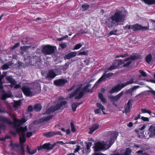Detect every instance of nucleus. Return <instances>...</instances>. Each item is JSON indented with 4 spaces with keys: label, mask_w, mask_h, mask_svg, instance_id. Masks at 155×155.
I'll return each mask as SVG.
<instances>
[{
    "label": "nucleus",
    "mask_w": 155,
    "mask_h": 155,
    "mask_svg": "<svg viewBox=\"0 0 155 155\" xmlns=\"http://www.w3.org/2000/svg\"><path fill=\"white\" fill-rule=\"evenodd\" d=\"M126 11L124 8L117 9L115 12L114 15L107 19L105 24L108 27H112L114 25L117 26L123 22L125 18Z\"/></svg>",
    "instance_id": "f257e3e1"
},
{
    "label": "nucleus",
    "mask_w": 155,
    "mask_h": 155,
    "mask_svg": "<svg viewBox=\"0 0 155 155\" xmlns=\"http://www.w3.org/2000/svg\"><path fill=\"white\" fill-rule=\"evenodd\" d=\"M13 126L16 129L17 132L19 134L20 142V143H24L26 140L25 132L27 130L26 126L22 127L21 125L24 123L27 120L24 118H22L21 120L17 119L15 117L14 118Z\"/></svg>",
    "instance_id": "f03ea898"
},
{
    "label": "nucleus",
    "mask_w": 155,
    "mask_h": 155,
    "mask_svg": "<svg viewBox=\"0 0 155 155\" xmlns=\"http://www.w3.org/2000/svg\"><path fill=\"white\" fill-rule=\"evenodd\" d=\"M66 99L60 97L56 100L55 104L56 106L51 107L49 108L45 112V116L41 119V122L46 121L51 118L53 115L51 113L57 110L61 107H64L66 103Z\"/></svg>",
    "instance_id": "7ed1b4c3"
},
{
    "label": "nucleus",
    "mask_w": 155,
    "mask_h": 155,
    "mask_svg": "<svg viewBox=\"0 0 155 155\" xmlns=\"http://www.w3.org/2000/svg\"><path fill=\"white\" fill-rule=\"evenodd\" d=\"M22 90L26 96L31 97L40 92L41 87L38 81L31 84L26 83L25 86L22 87Z\"/></svg>",
    "instance_id": "20e7f679"
},
{
    "label": "nucleus",
    "mask_w": 155,
    "mask_h": 155,
    "mask_svg": "<svg viewBox=\"0 0 155 155\" xmlns=\"http://www.w3.org/2000/svg\"><path fill=\"white\" fill-rule=\"evenodd\" d=\"M118 135V132H113L111 135L109 136V138H110L109 140L107 141L106 140L104 141L97 143L94 147V150L96 151L107 150L113 143Z\"/></svg>",
    "instance_id": "39448f33"
},
{
    "label": "nucleus",
    "mask_w": 155,
    "mask_h": 155,
    "mask_svg": "<svg viewBox=\"0 0 155 155\" xmlns=\"http://www.w3.org/2000/svg\"><path fill=\"white\" fill-rule=\"evenodd\" d=\"M91 86L90 84H87L82 89H81V86L78 85L76 86L73 85L70 89L68 90L69 91H70L73 89L75 91L72 94H70L67 98H71L74 96L75 95L76 97L75 99H79L81 98L83 95V93L85 92L89 91L88 88Z\"/></svg>",
    "instance_id": "423d86ee"
},
{
    "label": "nucleus",
    "mask_w": 155,
    "mask_h": 155,
    "mask_svg": "<svg viewBox=\"0 0 155 155\" xmlns=\"http://www.w3.org/2000/svg\"><path fill=\"white\" fill-rule=\"evenodd\" d=\"M140 56L138 54H135L131 55L129 58H127L125 59L124 61L121 60H118L116 61V63L117 64V65H113L108 68V70H111L117 68V67H119L120 65L124 64L123 66L124 67H127L131 62L132 60H134L136 59L140 58Z\"/></svg>",
    "instance_id": "0eeeda50"
},
{
    "label": "nucleus",
    "mask_w": 155,
    "mask_h": 155,
    "mask_svg": "<svg viewBox=\"0 0 155 155\" xmlns=\"http://www.w3.org/2000/svg\"><path fill=\"white\" fill-rule=\"evenodd\" d=\"M133 83L141 85L143 84V82H139L137 81H134V78H131L129 81H127L126 82L118 84L115 86L112 89L109 91L110 94H113L115 92H117L120 91L122 88L125 87L128 85L131 84Z\"/></svg>",
    "instance_id": "6e6552de"
},
{
    "label": "nucleus",
    "mask_w": 155,
    "mask_h": 155,
    "mask_svg": "<svg viewBox=\"0 0 155 155\" xmlns=\"http://www.w3.org/2000/svg\"><path fill=\"white\" fill-rule=\"evenodd\" d=\"M143 137L146 139L154 137H155V126L150 125L148 130L146 132L145 134L143 135Z\"/></svg>",
    "instance_id": "1a4fd4ad"
},
{
    "label": "nucleus",
    "mask_w": 155,
    "mask_h": 155,
    "mask_svg": "<svg viewBox=\"0 0 155 155\" xmlns=\"http://www.w3.org/2000/svg\"><path fill=\"white\" fill-rule=\"evenodd\" d=\"M4 76L1 75L0 77V82L1 86H0V94L2 96V99L5 100L7 97H9L12 96V94L10 92L6 93L3 89L2 84L3 83L2 81V79Z\"/></svg>",
    "instance_id": "9d476101"
},
{
    "label": "nucleus",
    "mask_w": 155,
    "mask_h": 155,
    "mask_svg": "<svg viewBox=\"0 0 155 155\" xmlns=\"http://www.w3.org/2000/svg\"><path fill=\"white\" fill-rule=\"evenodd\" d=\"M134 148H136L138 150L136 153L139 155H148V154L145 152L146 148L141 144H135L133 146Z\"/></svg>",
    "instance_id": "9b49d317"
},
{
    "label": "nucleus",
    "mask_w": 155,
    "mask_h": 155,
    "mask_svg": "<svg viewBox=\"0 0 155 155\" xmlns=\"http://www.w3.org/2000/svg\"><path fill=\"white\" fill-rule=\"evenodd\" d=\"M56 48L55 47L47 45L43 47L42 52L45 55H50L54 52Z\"/></svg>",
    "instance_id": "f8f14e48"
},
{
    "label": "nucleus",
    "mask_w": 155,
    "mask_h": 155,
    "mask_svg": "<svg viewBox=\"0 0 155 155\" xmlns=\"http://www.w3.org/2000/svg\"><path fill=\"white\" fill-rule=\"evenodd\" d=\"M6 80L11 84L9 85L11 87H14L15 88H18L21 87V82L16 84V81L13 79L11 76H8L6 78Z\"/></svg>",
    "instance_id": "ddd939ff"
},
{
    "label": "nucleus",
    "mask_w": 155,
    "mask_h": 155,
    "mask_svg": "<svg viewBox=\"0 0 155 155\" xmlns=\"http://www.w3.org/2000/svg\"><path fill=\"white\" fill-rule=\"evenodd\" d=\"M60 74V72L58 69H51L48 71L46 78L52 79L54 78L57 75L59 74Z\"/></svg>",
    "instance_id": "4468645a"
},
{
    "label": "nucleus",
    "mask_w": 155,
    "mask_h": 155,
    "mask_svg": "<svg viewBox=\"0 0 155 155\" xmlns=\"http://www.w3.org/2000/svg\"><path fill=\"white\" fill-rule=\"evenodd\" d=\"M106 73L107 71H105V72L103 74L102 76L98 79L97 82L95 84L94 86H97L98 85V83L104 81L107 78H110L113 75V74L112 73H108L107 74H106Z\"/></svg>",
    "instance_id": "2eb2a0df"
},
{
    "label": "nucleus",
    "mask_w": 155,
    "mask_h": 155,
    "mask_svg": "<svg viewBox=\"0 0 155 155\" xmlns=\"http://www.w3.org/2000/svg\"><path fill=\"white\" fill-rule=\"evenodd\" d=\"M133 31H136L139 30H147L149 28V25L147 27L143 26L141 25L136 24L133 25Z\"/></svg>",
    "instance_id": "dca6fc26"
},
{
    "label": "nucleus",
    "mask_w": 155,
    "mask_h": 155,
    "mask_svg": "<svg viewBox=\"0 0 155 155\" xmlns=\"http://www.w3.org/2000/svg\"><path fill=\"white\" fill-rule=\"evenodd\" d=\"M66 79H59L55 80L54 81V84L57 86H61L67 82Z\"/></svg>",
    "instance_id": "f3484780"
},
{
    "label": "nucleus",
    "mask_w": 155,
    "mask_h": 155,
    "mask_svg": "<svg viewBox=\"0 0 155 155\" xmlns=\"http://www.w3.org/2000/svg\"><path fill=\"white\" fill-rule=\"evenodd\" d=\"M133 101L132 100H129L127 104V106L125 108L124 113L126 114L129 113L130 111V109L132 105Z\"/></svg>",
    "instance_id": "a211bd4d"
},
{
    "label": "nucleus",
    "mask_w": 155,
    "mask_h": 155,
    "mask_svg": "<svg viewBox=\"0 0 155 155\" xmlns=\"http://www.w3.org/2000/svg\"><path fill=\"white\" fill-rule=\"evenodd\" d=\"M99 126V125L98 124H93L91 127L89 128V134H92L95 130L97 129Z\"/></svg>",
    "instance_id": "6ab92c4d"
},
{
    "label": "nucleus",
    "mask_w": 155,
    "mask_h": 155,
    "mask_svg": "<svg viewBox=\"0 0 155 155\" xmlns=\"http://www.w3.org/2000/svg\"><path fill=\"white\" fill-rule=\"evenodd\" d=\"M0 121L5 123L7 124H12L10 119L3 116H0Z\"/></svg>",
    "instance_id": "aec40b11"
},
{
    "label": "nucleus",
    "mask_w": 155,
    "mask_h": 155,
    "mask_svg": "<svg viewBox=\"0 0 155 155\" xmlns=\"http://www.w3.org/2000/svg\"><path fill=\"white\" fill-rule=\"evenodd\" d=\"M55 144L51 145L50 143H45L43 145V149H47L48 150H51L54 147Z\"/></svg>",
    "instance_id": "412c9836"
},
{
    "label": "nucleus",
    "mask_w": 155,
    "mask_h": 155,
    "mask_svg": "<svg viewBox=\"0 0 155 155\" xmlns=\"http://www.w3.org/2000/svg\"><path fill=\"white\" fill-rule=\"evenodd\" d=\"M132 152L130 148H127L125 150L121 152L120 155H131Z\"/></svg>",
    "instance_id": "4be33fe9"
},
{
    "label": "nucleus",
    "mask_w": 155,
    "mask_h": 155,
    "mask_svg": "<svg viewBox=\"0 0 155 155\" xmlns=\"http://www.w3.org/2000/svg\"><path fill=\"white\" fill-rule=\"evenodd\" d=\"M146 127V125L145 124H144L140 128H139L138 129V130H135V131L137 132V133H138V134H139V133L140 132V133L141 134V135H139V137H141V136H143V135H144V134H143V132H143V133H141V131H142L143 130H144Z\"/></svg>",
    "instance_id": "5701e85b"
},
{
    "label": "nucleus",
    "mask_w": 155,
    "mask_h": 155,
    "mask_svg": "<svg viewBox=\"0 0 155 155\" xmlns=\"http://www.w3.org/2000/svg\"><path fill=\"white\" fill-rule=\"evenodd\" d=\"M140 87V86L139 85L135 86H134L133 87L126 91L125 92V93L127 94L131 93L134 90H135L136 89H138Z\"/></svg>",
    "instance_id": "b1692460"
},
{
    "label": "nucleus",
    "mask_w": 155,
    "mask_h": 155,
    "mask_svg": "<svg viewBox=\"0 0 155 155\" xmlns=\"http://www.w3.org/2000/svg\"><path fill=\"white\" fill-rule=\"evenodd\" d=\"M56 135V132L51 131L44 133L43 135L47 137H50Z\"/></svg>",
    "instance_id": "393cba45"
},
{
    "label": "nucleus",
    "mask_w": 155,
    "mask_h": 155,
    "mask_svg": "<svg viewBox=\"0 0 155 155\" xmlns=\"http://www.w3.org/2000/svg\"><path fill=\"white\" fill-rule=\"evenodd\" d=\"M147 62L148 64L151 63L152 61V57L151 54H148L146 57V59Z\"/></svg>",
    "instance_id": "a878e982"
},
{
    "label": "nucleus",
    "mask_w": 155,
    "mask_h": 155,
    "mask_svg": "<svg viewBox=\"0 0 155 155\" xmlns=\"http://www.w3.org/2000/svg\"><path fill=\"white\" fill-rule=\"evenodd\" d=\"M124 93V92H123L122 91L119 94H118L117 95L114 96L113 100H112V101H115L118 100L123 95Z\"/></svg>",
    "instance_id": "bb28decb"
},
{
    "label": "nucleus",
    "mask_w": 155,
    "mask_h": 155,
    "mask_svg": "<svg viewBox=\"0 0 155 155\" xmlns=\"http://www.w3.org/2000/svg\"><path fill=\"white\" fill-rule=\"evenodd\" d=\"M141 1L148 5L155 4V0H142Z\"/></svg>",
    "instance_id": "cd10ccee"
},
{
    "label": "nucleus",
    "mask_w": 155,
    "mask_h": 155,
    "mask_svg": "<svg viewBox=\"0 0 155 155\" xmlns=\"http://www.w3.org/2000/svg\"><path fill=\"white\" fill-rule=\"evenodd\" d=\"M26 150L27 152L29 153L30 154H34L37 151V150L36 149H35L33 150H31L29 148L28 145H27L26 146Z\"/></svg>",
    "instance_id": "c85d7f7f"
},
{
    "label": "nucleus",
    "mask_w": 155,
    "mask_h": 155,
    "mask_svg": "<svg viewBox=\"0 0 155 155\" xmlns=\"http://www.w3.org/2000/svg\"><path fill=\"white\" fill-rule=\"evenodd\" d=\"M86 148L87 151H86L87 153H88L91 152L90 147L92 146V143L91 142H88L86 143Z\"/></svg>",
    "instance_id": "c756f323"
},
{
    "label": "nucleus",
    "mask_w": 155,
    "mask_h": 155,
    "mask_svg": "<svg viewBox=\"0 0 155 155\" xmlns=\"http://www.w3.org/2000/svg\"><path fill=\"white\" fill-rule=\"evenodd\" d=\"M98 97L100 99L101 101L104 103H105L106 102V101L105 98L103 97V94L101 93H99L98 94Z\"/></svg>",
    "instance_id": "7c9ffc66"
},
{
    "label": "nucleus",
    "mask_w": 155,
    "mask_h": 155,
    "mask_svg": "<svg viewBox=\"0 0 155 155\" xmlns=\"http://www.w3.org/2000/svg\"><path fill=\"white\" fill-rule=\"evenodd\" d=\"M41 106L40 104H36L34 107V110L36 111H39L41 109Z\"/></svg>",
    "instance_id": "2f4dec72"
},
{
    "label": "nucleus",
    "mask_w": 155,
    "mask_h": 155,
    "mask_svg": "<svg viewBox=\"0 0 155 155\" xmlns=\"http://www.w3.org/2000/svg\"><path fill=\"white\" fill-rule=\"evenodd\" d=\"M97 105L100 109H101L104 114H106L104 111L105 110V108L101 103H97Z\"/></svg>",
    "instance_id": "473e14b6"
},
{
    "label": "nucleus",
    "mask_w": 155,
    "mask_h": 155,
    "mask_svg": "<svg viewBox=\"0 0 155 155\" xmlns=\"http://www.w3.org/2000/svg\"><path fill=\"white\" fill-rule=\"evenodd\" d=\"M21 102L20 100L15 101L14 102L13 106L15 107H17L20 106L21 104Z\"/></svg>",
    "instance_id": "72a5a7b5"
},
{
    "label": "nucleus",
    "mask_w": 155,
    "mask_h": 155,
    "mask_svg": "<svg viewBox=\"0 0 155 155\" xmlns=\"http://www.w3.org/2000/svg\"><path fill=\"white\" fill-rule=\"evenodd\" d=\"M118 31V30L117 29H116L112 31H111L109 33L108 36H110L112 35H119V34H117V32Z\"/></svg>",
    "instance_id": "f704fd0d"
},
{
    "label": "nucleus",
    "mask_w": 155,
    "mask_h": 155,
    "mask_svg": "<svg viewBox=\"0 0 155 155\" xmlns=\"http://www.w3.org/2000/svg\"><path fill=\"white\" fill-rule=\"evenodd\" d=\"M141 113H147L148 114H149L150 115H151V111L149 110H147L145 109H142L141 110ZM140 114H141L140 113Z\"/></svg>",
    "instance_id": "c9c22d12"
},
{
    "label": "nucleus",
    "mask_w": 155,
    "mask_h": 155,
    "mask_svg": "<svg viewBox=\"0 0 155 155\" xmlns=\"http://www.w3.org/2000/svg\"><path fill=\"white\" fill-rule=\"evenodd\" d=\"M124 28L125 30L132 29L133 31V25H127L124 27Z\"/></svg>",
    "instance_id": "e433bc0d"
},
{
    "label": "nucleus",
    "mask_w": 155,
    "mask_h": 155,
    "mask_svg": "<svg viewBox=\"0 0 155 155\" xmlns=\"http://www.w3.org/2000/svg\"><path fill=\"white\" fill-rule=\"evenodd\" d=\"M35 48L34 47H31V46H25L21 47V49L23 51H26L27 49L29 48Z\"/></svg>",
    "instance_id": "4c0bfd02"
},
{
    "label": "nucleus",
    "mask_w": 155,
    "mask_h": 155,
    "mask_svg": "<svg viewBox=\"0 0 155 155\" xmlns=\"http://www.w3.org/2000/svg\"><path fill=\"white\" fill-rule=\"evenodd\" d=\"M71 131L73 132H75L76 131L75 126L72 122H71Z\"/></svg>",
    "instance_id": "58836bf2"
},
{
    "label": "nucleus",
    "mask_w": 155,
    "mask_h": 155,
    "mask_svg": "<svg viewBox=\"0 0 155 155\" xmlns=\"http://www.w3.org/2000/svg\"><path fill=\"white\" fill-rule=\"evenodd\" d=\"M82 46L81 44L80 43L78 44L75 46L73 49L74 50L78 49L81 47Z\"/></svg>",
    "instance_id": "ea45409f"
},
{
    "label": "nucleus",
    "mask_w": 155,
    "mask_h": 155,
    "mask_svg": "<svg viewBox=\"0 0 155 155\" xmlns=\"http://www.w3.org/2000/svg\"><path fill=\"white\" fill-rule=\"evenodd\" d=\"M88 53V51H83V52H80L78 53V55L79 56L80 55H87Z\"/></svg>",
    "instance_id": "a19ab883"
},
{
    "label": "nucleus",
    "mask_w": 155,
    "mask_h": 155,
    "mask_svg": "<svg viewBox=\"0 0 155 155\" xmlns=\"http://www.w3.org/2000/svg\"><path fill=\"white\" fill-rule=\"evenodd\" d=\"M9 67V65L7 64H5L2 66L1 68L3 70L7 69Z\"/></svg>",
    "instance_id": "79ce46f5"
},
{
    "label": "nucleus",
    "mask_w": 155,
    "mask_h": 155,
    "mask_svg": "<svg viewBox=\"0 0 155 155\" xmlns=\"http://www.w3.org/2000/svg\"><path fill=\"white\" fill-rule=\"evenodd\" d=\"M19 146V145L18 144H13L12 142L10 144V146L12 147V149H14L15 147H18Z\"/></svg>",
    "instance_id": "37998d69"
},
{
    "label": "nucleus",
    "mask_w": 155,
    "mask_h": 155,
    "mask_svg": "<svg viewBox=\"0 0 155 155\" xmlns=\"http://www.w3.org/2000/svg\"><path fill=\"white\" fill-rule=\"evenodd\" d=\"M87 33V31H85L83 29H81L79 32L77 33L75 35H79L80 34H86Z\"/></svg>",
    "instance_id": "c03bdc74"
},
{
    "label": "nucleus",
    "mask_w": 155,
    "mask_h": 155,
    "mask_svg": "<svg viewBox=\"0 0 155 155\" xmlns=\"http://www.w3.org/2000/svg\"><path fill=\"white\" fill-rule=\"evenodd\" d=\"M89 7V6L88 5H82V8L84 11L87 9Z\"/></svg>",
    "instance_id": "a18cd8bd"
},
{
    "label": "nucleus",
    "mask_w": 155,
    "mask_h": 155,
    "mask_svg": "<svg viewBox=\"0 0 155 155\" xmlns=\"http://www.w3.org/2000/svg\"><path fill=\"white\" fill-rule=\"evenodd\" d=\"M77 106H78L76 103H74L72 104V109L74 111H75L76 110Z\"/></svg>",
    "instance_id": "49530a36"
},
{
    "label": "nucleus",
    "mask_w": 155,
    "mask_h": 155,
    "mask_svg": "<svg viewBox=\"0 0 155 155\" xmlns=\"http://www.w3.org/2000/svg\"><path fill=\"white\" fill-rule=\"evenodd\" d=\"M60 46L62 48H64L66 47L67 46L66 43H61L60 44Z\"/></svg>",
    "instance_id": "de8ad7c7"
},
{
    "label": "nucleus",
    "mask_w": 155,
    "mask_h": 155,
    "mask_svg": "<svg viewBox=\"0 0 155 155\" xmlns=\"http://www.w3.org/2000/svg\"><path fill=\"white\" fill-rule=\"evenodd\" d=\"M141 119L143 120L144 121H149V119L147 117H141Z\"/></svg>",
    "instance_id": "09e8293b"
},
{
    "label": "nucleus",
    "mask_w": 155,
    "mask_h": 155,
    "mask_svg": "<svg viewBox=\"0 0 155 155\" xmlns=\"http://www.w3.org/2000/svg\"><path fill=\"white\" fill-rule=\"evenodd\" d=\"M139 72L142 75L143 77L147 76V74L145 72L143 71L142 70H140Z\"/></svg>",
    "instance_id": "8fccbe9b"
},
{
    "label": "nucleus",
    "mask_w": 155,
    "mask_h": 155,
    "mask_svg": "<svg viewBox=\"0 0 155 155\" xmlns=\"http://www.w3.org/2000/svg\"><path fill=\"white\" fill-rule=\"evenodd\" d=\"M76 143V142L74 141H71L69 142H66L64 143V144H75Z\"/></svg>",
    "instance_id": "3c124183"
},
{
    "label": "nucleus",
    "mask_w": 155,
    "mask_h": 155,
    "mask_svg": "<svg viewBox=\"0 0 155 155\" xmlns=\"http://www.w3.org/2000/svg\"><path fill=\"white\" fill-rule=\"evenodd\" d=\"M71 57H75L77 55V52H73L69 53Z\"/></svg>",
    "instance_id": "603ef678"
},
{
    "label": "nucleus",
    "mask_w": 155,
    "mask_h": 155,
    "mask_svg": "<svg viewBox=\"0 0 155 155\" xmlns=\"http://www.w3.org/2000/svg\"><path fill=\"white\" fill-rule=\"evenodd\" d=\"M72 57H71V55L69 53L68 54L66 55L65 57V58L66 59H70Z\"/></svg>",
    "instance_id": "864d4df0"
},
{
    "label": "nucleus",
    "mask_w": 155,
    "mask_h": 155,
    "mask_svg": "<svg viewBox=\"0 0 155 155\" xmlns=\"http://www.w3.org/2000/svg\"><path fill=\"white\" fill-rule=\"evenodd\" d=\"M33 134H34V133L32 132H28L26 134L27 137H30Z\"/></svg>",
    "instance_id": "5fc2aeb1"
},
{
    "label": "nucleus",
    "mask_w": 155,
    "mask_h": 155,
    "mask_svg": "<svg viewBox=\"0 0 155 155\" xmlns=\"http://www.w3.org/2000/svg\"><path fill=\"white\" fill-rule=\"evenodd\" d=\"M68 67V64L67 63L65 64L64 66L62 68V69L64 70H66Z\"/></svg>",
    "instance_id": "6e6d98bb"
},
{
    "label": "nucleus",
    "mask_w": 155,
    "mask_h": 155,
    "mask_svg": "<svg viewBox=\"0 0 155 155\" xmlns=\"http://www.w3.org/2000/svg\"><path fill=\"white\" fill-rule=\"evenodd\" d=\"M33 109V107L32 106L29 105L28 106V110L29 111H31Z\"/></svg>",
    "instance_id": "4d7b16f0"
},
{
    "label": "nucleus",
    "mask_w": 155,
    "mask_h": 155,
    "mask_svg": "<svg viewBox=\"0 0 155 155\" xmlns=\"http://www.w3.org/2000/svg\"><path fill=\"white\" fill-rule=\"evenodd\" d=\"M6 126L3 124H0V129H5V128Z\"/></svg>",
    "instance_id": "13d9d810"
},
{
    "label": "nucleus",
    "mask_w": 155,
    "mask_h": 155,
    "mask_svg": "<svg viewBox=\"0 0 155 155\" xmlns=\"http://www.w3.org/2000/svg\"><path fill=\"white\" fill-rule=\"evenodd\" d=\"M80 147L79 146H77L76 148L75 149L74 151V153L78 152L80 150Z\"/></svg>",
    "instance_id": "bf43d9fd"
},
{
    "label": "nucleus",
    "mask_w": 155,
    "mask_h": 155,
    "mask_svg": "<svg viewBox=\"0 0 155 155\" xmlns=\"http://www.w3.org/2000/svg\"><path fill=\"white\" fill-rule=\"evenodd\" d=\"M20 45V43H17L15 44V45L12 47V49H14L15 48L18 47Z\"/></svg>",
    "instance_id": "052dcab7"
},
{
    "label": "nucleus",
    "mask_w": 155,
    "mask_h": 155,
    "mask_svg": "<svg viewBox=\"0 0 155 155\" xmlns=\"http://www.w3.org/2000/svg\"><path fill=\"white\" fill-rule=\"evenodd\" d=\"M66 133V135H68L70 133V130L69 129H68L66 130L65 132Z\"/></svg>",
    "instance_id": "680f3d73"
},
{
    "label": "nucleus",
    "mask_w": 155,
    "mask_h": 155,
    "mask_svg": "<svg viewBox=\"0 0 155 155\" xmlns=\"http://www.w3.org/2000/svg\"><path fill=\"white\" fill-rule=\"evenodd\" d=\"M95 112L96 114L100 113H101L100 109H97L95 110Z\"/></svg>",
    "instance_id": "e2e57ef3"
},
{
    "label": "nucleus",
    "mask_w": 155,
    "mask_h": 155,
    "mask_svg": "<svg viewBox=\"0 0 155 155\" xmlns=\"http://www.w3.org/2000/svg\"><path fill=\"white\" fill-rule=\"evenodd\" d=\"M128 54H122L120 55V57L124 58H125L128 56Z\"/></svg>",
    "instance_id": "0e129e2a"
},
{
    "label": "nucleus",
    "mask_w": 155,
    "mask_h": 155,
    "mask_svg": "<svg viewBox=\"0 0 155 155\" xmlns=\"http://www.w3.org/2000/svg\"><path fill=\"white\" fill-rule=\"evenodd\" d=\"M140 114H139L138 115V116L137 117H136L134 118V120H138V119H139L140 118Z\"/></svg>",
    "instance_id": "69168bd1"
},
{
    "label": "nucleus",
    "mask_w": 155,
    "mask_h": 155,
    "mask_svg": "<svg viewBox=\"0 0 155 155\" xmlns=\"http://www.w3.org/2000/svg\"><path fill=\"white\" fill-rule=\"evenodd\" d=\"M64 39L63 37L61 38H58L57 39V40L58 41H61L64 40Z\"/></svg>",
    "instance_id": "338daca9"
},
{
    "label": "nucleus",
    "mask_w": 155,
    "mask_h": 155,
    "mask_svg": "<svg viewBox=\"0 0 155 155\" xmlns=\"http://www.w3.org/2000/svg\"><path fill=\"white\" fill-rule=\"evenodd\" d=\"M63 143V141H59L57 142L56 143L58 144H59L63 145V144H64V143Z\"/></svg>",
    "instance_id": "774afa93"
}]
</instances>
